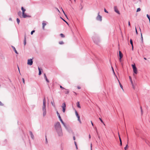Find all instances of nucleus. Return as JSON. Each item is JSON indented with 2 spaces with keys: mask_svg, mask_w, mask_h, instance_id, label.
Segmentation results:
<instances>
[{
  "mask_svg": "<svg viewBox=\"0 0 150 150\" xmlns=\"http://www.w3.org/2000/svg\"><path fill=\"white\" fill-rule=\"evenodd\" d=\"M55 130L58 136H62L63 135L62 130L59 122H57L54 125Z\"/></svg>",
  "mask_w": 150,
  "mask_h": 150,
  "instance_id": "nucleus-1",
  "label": "nucleus"
},
{
  "mask_svg": "<svg viewBox=\"0 0 150 150\" xmlns=\"http://www.w3.org/2000/svg\"><path fill=\"white\" fill-rule=\"evenodd\" d=\"M42 110L43 111V116H45L46 114V99L45 97L43 99V104L42 107Z\"/></svg>",
  "mask_w": 150,
  "mask_h": 150,
  "instance_id": "nucleus-2",
  "label": "nucleus"
},
{
  "mask_svg": "<svg viewBox=\"0 0 150 150\" xmlns=\"http://www.w3.org/2000/svg\"><path fill=\"white\" fill-rule=\"evenodd\" d=\"M132 66L133 68L134 73L135 74H137V69L135 66V64H132Z\"/></svg>",
  "mask_w": 150,
  "mask_h": 150,
  "instance_id": "nucleus-3",
  "label": "nucleus"
},
{
  "mask_svg": "<svg viewBox=\"0 0 150 150\" xmlns=\"http://www.w3.org/2000/svg\"><path fill=\"white\" fill-rule=\"evenodd\" d=\"M100 12H99L98 13V15L96 17V19L98 21H102V17L99 15Z\"/></svg>",
  "mask_w": 150,
  "mask_h": 150,
  "instance_id": "nucleus-4",
  "label": "nucleus"
},
{
  "mask_svg": "<svg viewBox=\"0 0 150 150\" xmlns=\"http://www.w3.org/2000/svg\"><path fill=\"white\" fill-rule=\"evenodd\" d=\"M33 61L32 59H28V60L27 64L30 65H31L33 64Z\"/></svg>",
  "mask_w": 150,
  "mask_h": 150,
  "instance_id": "nucleus-5",
  "label": "nucleus"
},
{
  "mask_svg": "<svg viewBox=\"0 0 150 150\" xmlns=\"http://www.w3.org/2000/svg\"><path fill=\"white\" fill-rule=\"evenodd\" d=\"M114 10L115 11L116 13L118 14H120V13L119 11H118L117 8V6H115L114 7Z\"/></svg>",
  "mask_w": 150,
  "mask_h": 150,
  "instance_id": "nucleus-6",
  "label": "nucleus"
},
{
  "mask_svg": "<svg viewBox=\"0 0 150 150\" xmlns=\"http://www.w3.org/2000/svg\"><path fill=\"white\" fill-rule=\"evenodd\" d=\"M31 16H30L27 15L26 13H22V17L24 18H25L27 17H30Z\"/></svg>",
  "mask_w": 150,
  "mask_h": 150,
  "instance_id": "nucleus-7",
  "label": "nucleus"
},
{
  "mask_svg": "<svg viewBox=\"0 0 150 150\" xmlns=\"http://www.w3.org/2000/svg\"><path fill=\"white\" fill-rule=\"evenodd\" d=\"M119 54L120 56V60L121 61V59L123 57V55L120 51H119Z\"/></svg>",
  "mask_w": 150,
  "mask_h": 150,
  "instance_id": "nucleus-8",
  "label": "nucleus"
},
{
  "mask_svg": "<svg viewBox=\"0 0 150 150\" xmlns=\"http://www.w3.org/2000/svg\"><path fill=\"white\" fill-rule=\"evenodd\" d=\"M18 14L21 18L22 17V13L21 11H19Z\"/></svg>",
  "mask_w": 150,
  "mask_h": 150,
  "instance_id": "nucleus-9",
  "label": "nucleus"
},
{
  "mask_svg": "<svg viewBox=\"0 0 150 150\" xmlns=\"http://www.w3.org/2000/svg\"><path fill=\"white\" fill-rule=\"evenodd\" d=\"M29 133H30V134L31 136V138H32V139H33L34 138V136L32 132L31 131H30Z\"/></svg>",
  "mask_w": 150,
  "mask_h": 150,
  "instance_id": "nucleus-10",
  "label": "nucleus"
},
{
  "mask_svg": "<svg viewBox=\"0 0 150 150\" xmlns=\"http://www.w3.org/2000/svg\"><path fill=\"white\" fill-rule=\"evenodd\" d=\"M44 76L45 79V80H46L47 82L48 83H49V81L47 79V76L45 74H44Z\"/></svg>",
  "mask_w": 150,
  "mask_h": 150,
  "instance_id": "nucleus-11",
  "label": "nucleus"
},
{
  "mask_svg": "<svg viewBox=\"0 0 150 150\" xmlns=\"http://www.w3.org/2000/svg\"><path fill=\"white\" fill-rule=\"evenodd\" d=\"M44 21H43L42 23V29L44 30L45 28V26L46 25V23L44 22Z\"/></svg>",
  "mask_w": 150,
  "mask_h": 150,
  "instance_id": "nucleus-12",
  "label": "nucleus"
},
{
  "mask_svg": "<svg viewBox=\"0 0 150 150\" xmlns=\"http://www.w3.org/2000/svg\"><path fill=\"white\" fill-rule=\"evenodd\" d=\"M26 35H25L24 36V45H25L26 44Z\"/></svg>",
  "mask_w": 150,
  "mask_h": 150,
  "instance_id": "nucleus-13",
  "label": "nucleus"
},
{
  "mask_svg": "<svg viewBox=\"0 0 150 150\" xmlns=\"http://www.w3.org/2000/svg\"><path fill=\"white\" fill-rule=\"evenodd\" d=\"M66 104L65 103H63L62 104V109H64L66 108Z\"/></svg>",
  "mask_w": 150,
  "mask_h": 150,
  "instance_id": "nucleus-14",
  "label": "nucleus"
},
{
  "mask_svg": "<svg viewBox=\"0 0 150 150\" xmlns=\"http://www.w3.org/2000/svg\"><path fill=\"white\" fill-rule=\"evenodd\" d=\"M11 47H12V48H13V49L14 50V51L15 53L17 54H18V53L17 51L16 50L15 47H14V46H11Z\"/></svg>",
  "mask_w": 150,
  "mask_h": 150,
  "instance_id": "nucleus-15",
  "label": "nucleus"
},
{
  "mask_svg": "<svg viewBox=\"0 0 150 150\" xmlns=\"http://www.w3.org/2000/svg\"><path fill=\"white\" fill-rule=\"evenodd\" d=\"M21 10H22V13H23V14H24V13H25V9H24V8H23V7H21Z\"/></svg>",
  "mask_w": 150,
  "mask_h": 150,
  "instance_id": "nucleus-16",
  "label": "nucleus"
},
{
  "mask_svg": "<svg viewBox=\"0 0 150 150\" xmlns=\"http://www.w3.org/2000/svg\"><path fill=\"white\" fill-rule=\"evenodd\" d=\"M38 70H39V74H39V75H40L41 74V70H40V68L39 67H38Z\"/></svg>",
  "mask_w": 150,
  "mask_h": 150,
  "instance_id": "nucleus-17",
  "label": "nucleus"
},
{
  "mask_svg": "<svg viewBox=\"0 0 150 150\" xmlns=\"http://www.w3.org/2000/svg\"><path fill=\"white\" fill-rule=\"evenodd\" d=\"M128 141H127V144L126 145V146L124 148L125 150H127V149L128 148Z\"/></svg>",
  "mask_w": 150,
  "mask_h": 150,
  "instance_id": "nucleus-18",
  "label": "nucleus"
},
{
  "mask_svg": "<svg viewBox=\"0 0 150 150\" xmlns=\"http://www.w3.org/2000/svg\"><path fill=\"white\" fill-rule=\"evenodd\" d=\"M78 118V120L79 122L81 124V121L80 119V116H79L77 117Z\"/></svg>",
  "mask_w": 150,
  "mask_h": 150,
  "instance_id": "nucleus-19",
  "label": "nucleus"
},
{
  "mask_svg": "<svg viewBox=\"0 0 150 150\" xmlns=\"http://www.w3.org/2000/svg\"><path fill=\"white\" fill-rule=\"evenodd\" d=\"M57 115H58V117L59 119H60L61 118L59 113L57 111Z\"/></svg>",
  "mask_w": 150,
  "mask_h": 150,
  "instance_id": "nucleus-20",
  "label": "nucleus"
},
{
  "mask_svg": "<svg viewBox=\"0 0 150 150\" xmlns=\"http://www.w3.org/2000/svg\"><path fill=\"white\" fill-rule=\"evenodd\" d=\"M118 81H119V84H120V86L121 87V88L123 90V86H122V84H121V83H120L119 81L118 80Z\"/></svg>",
  "mask_w": 150,
  "mask_h": 150,
  "instance_id": "nucleus-21",
  "label": "nucleus"
},
{
  "mask_svg": "<svg viewBox=\"0 0 150 150\" xmlns=\"http://www.w3.org/2000/svg\"><path fill=\"white\" fill-rule=\"evenodd\" d=\"M63 125V126L64 127L67 129V126H66V124H65V123L63 122V123H62Z\"/></svg>",
  "mask_w": 150,
  "mask_h": 150,
  "instance_id": "nucleus-22",
  "label": "nucleus"
},
{
  "mask_svg": "<svg viewBox=\"0 0 150 150\" xmlns=\"http://www.w3.org/2000/svg\"><path fill=\"white\" fill-rule=\"evenodd\" d=\"M60 35L62 38H64L65 37V35L62 33L60 34Z\"/></svg>",
  "mask_w": 150,
  "mask_h": 150,
  "instance_id": "nucleus-23",
  "label": "nucleus"
},
{
  "mask_svg": "<svg viewBox=\"0 0 150 150\" xmlns=\"http://www.w3.org/2000/svg\"><path fill=\"white\" fill-rule=\"evenodd\" d=\"M77 106L79 108H81L80 105V104L79 103V102H78L77 103Z\"/></svg>",
  "mask_w": 150,
  "mask_h": 150,
  "instance_id": "nucleus-24",
  "label": "nucleus"
},
{
  "mask_svg": "<svg viewBox=\"0 0 150 150\" xmlns=\"http://www.w3.org/2000/svg\"><path fill=\"white\" fill-rule=\"evenodd\" d=\"M16 21L17 22V23L18 24H19L20 22V20L18 18H17L16 19Z\"/></svg>",
  "mask_w": 150,
  "mask_h": 150,
  "instance_id": "nucleus-25",
  "label": "nucleus"
},
{
  "mask_svg": "<svg viewBox=\"0 0 150 150\" xmlns=\"http://www.w3.org/2000/svg\"><path fill=\"white\" fill-rule=\"evenodd\" d=\"M130 43L131 44V45L132 46V45H133V41H132V39H130Z\"/></svg>",
  "mask_w": 150,
  "mask_h": 150,
  "instance_id": "nucleus-26",
  "label": "nucleus"
},
{
  "mask_svg": "<svg viewBox=\"0 0 150 150\" xmlns=\"http://www.w3.org/2000/svg\"><path fill=\"white\" fill-rule=\"evenodd\" d=\"M59 44L60 45H62L64 44V42L63 41H61L59 42Z\"/></svg>",
  "mask_w": 150,
  "mask_h": 150,
  "instance_id": "nucleus-27",
  "label": "nucleus"
},
{
  "mask_svg": "<svg viewBox=\"0 0 150 150\" xmlns=\"http://www.w3.org/2000/svg\"><path fill=\"white\" fill-rule=\"evenodd\" d=\"M129 79L130 80V82H131V83H133L132 81V78H131V77L130 76H129Z\"/></svg>",
  "mask_w": 150,
  "mask_h": 150,
  "instance_id": "nucleus-28",
  "label": "nucleus"
},
{
  "mask_svg": "<svg viewBox=\"0 0 150 150\" xmlns=\"http://www.w3.org/2000/svg\"><path fill=\"white\" fill-rule=\"evenodd\" d=\"M75 113L77 117H78V116H79V114L77 112V111L76 110H75Z\"/></svg>",
  "mask_w": 150,
  "mask_h": 150,
  "instance_id": "nucleus-29",
  "label": "nucleus"
},
{
  "mask_svg": "<svg viewBox=\"0 0 150 150\" xmlns=\"http://www.w3.org/2000/svg\"><path fill=\"white\" fill-rule=\"evenodd\" d=\"M51 104H52V105L54 107H55V104H54V102H51Z\"/></svg>",
  "mask_w": 150,
  "mask_h": 150,
  "instance_id": "nucleus-30",
  "label": "nucleus"
},
{
  "mask_svg": "<svg viewBox=\"0 0 150 150\" xmlns=\"http://www.w3.org/2000/svg\"><path fill=\"white\" fill-rule=\"evenodd\" d=\"M141 10V9L140 8H138L137 9V12H139V11H140Z\"/></svg>",
  "mask_w": 150,
  "mask_h": 150,
  "instance_id": "nucleus-31",
  "label": "nucleus"
},
{
  "mask_svg": "<svg viewBox=\"0 0 150 150\" xmlns=\"http://www.w3.org/2000/svg\"><path fill=\"white\" fill-rule=\"evenodd\" d=\"M45 138H46V139H45V140H46L45 143L47 144L48 143V142H47V136H45Z\"/></svg>",
  "mask_w": 150,
  "mask_h": 150,
  "instance_id": "nucleus-32",
  "label": "nucleus"
},
{
  "mask_svg": "<svg viewBox=\"0 0 150 150\" xmlns=\"http://www.w3.org/2000/svg\"><path fill=\"white\" fill-rule=\"evenodd\" d=\"M99 120H100L101 121V122L102 123H103V124L104 125H105V124L103 122V121L101 119V118H99Z\"/></svg>",
  "mask_w": 150,
  "mask_h": 150,
  "instance_id": "nucleus-33",
  "label": "nucleus"
},
{
  "mask_svg": "<svg viewBox=\"0 0 150 150\" xmlns=\"http://www.w3.org/2000/svg\"><path fill=\"white\" fill-rule=\"evenodd\" d=\"M69 91L67 90V91H65V94H68L69 93Z\"/></svg>",
  "mask_w": 150,
  "mask_h": 150,
  "instance_id": "nucleus-34",
  "label": "nucleus"
},
{
  "mask_svg": "<svg viewBox=\"0 0 150 150\" xmlns=\"http://www.w3.org/2000/svg\"><path fill=\"white\" fill-rule=\"evenodd\" d=\"M132 84V87H133V88L134 89H135V86L134 85V84L133 83H131Z\"/></svg>",
  "mask_w": 150,
  "mask_h": 150,
  "instance_id": "nucleus-35",
  "label": "nucleus"
},
{
  "mask_svg": "<svg viewBox=\"0 0 150 150\" xmlns=\"http://www.w3.org/2000/svg\"><path fill=\"white\" fill-rule=\"evenodd\" d=\"M104 11L105 12V13H108V11H107L105 8H104Z\"/></svg>",
  "mask_w": 150,
  "mask_h": 150,
  "instance_id": "nucleus-36",
  "label": "nucleus"
},
{
  "mask_svg": "<svg viewBox=\"0 0 150 150\" xmlns=\"http://www.w3.org/2000/svg\"><path fill=\"white\" fill-rule=\"evenodd\" d=\"M146 16L147 17V18H148V19L150 18V16H149V15L147 14Z\"/></svg>",
  "mask_w": 150,
  "mask_h": 150,
  "instance_id": "nucleus-37",
  "label": "nucleus"
},
{
  "mask_svg": "<svg viewBox=\"0 0 150 150\" xmlns=\"http://www.w3.org/2000/svg\"><path fill=\"white\" fill-rule=\"evenodd\" d=\"M35 31L34 30L32 31L31 32V34L32 35L33 34V33L35 32Z\"/></svg>",
  "mask_w": 150,
  "mask_h": 150,
  "instance_id": "nucleus-38",
  "label": "nucleus"
},
{
  "mask_svg": "<svg viewBox=\"0 0 150 150\" xmlns=\"http://www.w3.org/2000/svg\"><path fill=\"white\" fill-rule=\"evenodd\" d=\"M59 119L62 123L64 122L62 118L60 119Z\"/></svg>",
  "mask_w": 150,
  "mask_h": 150,
  "instance_id": "nucleus-39",
  "label": "nucleus"
},
{
  "mask_svg": "<svg viewBox=\"0 0 150 150\" xmlns=\"http://www.w3.org/2000/svg\"><path fill=\"white\" fill-rule=\"evenodd\" d=\"M66 108L62 109V111L63 112H64L65 111Z\"/></svg>",
  "mask_w": 150,
  "mask_h": 150,
  "instance_id": "nucleus-40",
  "label": "nucleus"
},
{
  "mask_svg": "<svg viewBox=\"0 0 150 150\" xmlns=\"http://www.w3.org/2000/svg\"><path fill=\"white\" fill-rule=\"evenodd\" d=\"M119 140H120V142H122V140L120 138V135L119 134Z\"/></svg>",
  "mask_w": 150,
  "mask_h": 150,
  "instance_id": "nucleus-41",
  "label": "nucleus"
},
{
  "mask_svg": "<svg viewBox=\"0 0 150 150\" xmlns=\"http://www.w3.org/2000/svg\"><path fill=\"white\" fill-rule=\"evenodd\" d=\"M60 88L62 89H65L64 87H62L61 86H60Z\"/></svg>",
  "mask_w": 150,
  "mask_h": 150,
  "instance_id": "nucleus-42",
  "label": "nucleus"
},
{
  "mask_svg": "<svg viewBox=\"0 0 150 150\" xmlns=\"http://www.w3.org/2000/svg\"><path fill=\"white\" fill-rule=\"evenodd\" d=\"M141 39H142V41H143V37H142V33H141Z\"/></svg>",
  "mask_w": 150,
  "mask_h": 150,
  "instance_id": "nucleus-43",
  "label": "nucleus"
},
{
  "mask_svg": "<svg viewBox=\"0 0 150 150\" xmlns=\"http://www.w3.org/2000/svg\"><path fill=\"white\" fill-rule=\"evenodd\" d=\"M3 105V104L0 101V106H2Z\"/></svg>",
  "mask_w": 150,
  "mask_h": 150,
  "instance_id": "nucleus-44",
  "label": "nucleus"
},
{
  "mask_svg": "<svg viewBox=\"0 0 150 150\" xmlns=\"http://www.w3.org/2000/svg\"><path fill=\"white\" fill-rule=\"evenodd\" d=\"M22 80L24 84L25 83V80L24 78H22Z\"/></svg>",
  "mask_w": 150,
  "mask_h": 150,
  "instance_id": "nucleus-45",
  "label": "nucleus"
},
{
  "mask_svg": "<svg viewBox=\"0 0 150 150\" xmlns=\"http://www.w3.org/2000/svg\"><path fill=\"white\" fill-rule=\"evenodd\" d=\"M120 146H122V142H120Z\"/></svg>",
  "mask_w": 150,
  "mask_h": 150,
  "instance_id": "nucleus-46",
  "label": "nucleus"
},
{
  "mask_svg": "<svg viewBox=\"0 0 150 150\" xmlns=\"http://www.w3.org/2000/svg\"><path fill=\"white\" fill-rule=\"evenodd\" d=\"M135 31H136V33L137 34H138V32H137V28H136V27H135Z\"/></svg>",
  "mask_w": 150,
  "mask_h": 150,
  "instance_id": "nucleus-47",
  "label": "nucleus"
},
{
  "mask_svg": "<svg viewBox=\"0 0 150 150\" xmlns=\"http://www.w3.org/2000/svg\"><path fill=\"white\" fill-rule=\"evenodd\" d=\"M61 9H62V12H63V13H64V15L65 14H66L65 13V12H64V11H63V9H62V8H61Z\"/></svg>",
  "mask_w": 150,
  "mask_h": 150,
  "instance_id": "nucleus-48",
  "label": "nucleus"
},
{
  "mask_svg": "<svg viewBox=\"0 0 150 150\" xmlns=\"http://www.w3.org/2000/svg\"><path fill=\"white\" fill-rule=\"evenodd\" d=\"M64 21H65L67 24H68V23L67 22H66L61 17H60Z\"/></svg>",
  "mask_w": 150,
  "mask_h": 150,
  "instance_id": "nucleus-49",
  "label": "nucleus"
},
{
  "mask_svg": "<svg viewBox=\"0 0 150 150\" xmlns=\"http://www.w3.org/2000/svg\"><path fill=\"white\" fill-rule=\"evenodd\" d=\"M140 109H141L142 114V108L141 107H140Z\"/></svg>",
  "mask_w": 150,
  "mask_h": 150,
  "instance_id": "nucleus-50",
  "label": "nucleus"
},
{
  "mask_svg": "<svg viewBox=\"0 0 150 150\" xmlns=\"http://www.w3.org/2000/svg\"><path fill=\"white\" fill-rule=\"evenodd\" d=\"M128 24L129 26H130V22L129 21L128 22Z\"/></svg>",
  "mask_w": 150,
  "mask_h": 150,
  "instance_id": "nucleus-51",
  "label": "nucleus"
},
{
  "mask_svg": "<svg viewBox=\"0 0 150 150\" xmlns=\"http://www.w3.org/2000/svg\"><path fill=\"white\" fill-rule=\"evenodd\" d=\"M81 5V10H82V9L83 8V6H82V5L81 4V5Z\"/></svg>",
  "mask_w": 150,
  "mask_h": 150,
  "instance_id": "nucleus-52",
  "label": "nucleus"
},
{
  "mask_svg": "<svg viewBox=\"0 0 150 150\" xmlns=\"http://www.w3.org/2000/svg\"><path fill=\"white\" fill-rule=\"evenodd\" d=\"M56 8V9H57V11L58 12H60V11H59V10L58 9V8Z\"/></svg>",
  "mask_w": 150,
  "mask_h": 150,
  "instance_id": "nucleus-53",
  "label": "nucleus"
},
{
  "mask_svg": "<svg viewBox=\"0 0 150 150\" xmlns=\"http://www.w3.org/2000/svg\"><path fill=\"white\" fill-rule=\"evenodd\" d=\"M74 144H75V146H77V144H76V142L75 141H74Z\"/></svg>",
  "mask_w": 150,
  "mask_h": 150,
  "instance_id": "nucleus-54",
  "label": "nucleus"
},
{
  "mask_svg": "<svg viewBox=\"0 0 150 150\" xmlns=\"http://www.w3.org/2000/svg\"><path fill=\"white\" fill-rule=\"evenodd\" d=\"M73 139L74 140H75L76 139H75V136H73Z\"/></svg>",
  "mask_w": 150,
  "mask_h": 150,
  "instance_id": "nucleus-55",
  "label": "nucleus"
},
{
  "mask_svg": "<svg viewBox=\"0 0 150 150\" xmlns=\"http://www.w3.org/2000/svg\"><path fill=\"white\" fill-rule=\"evenodd\" d=\"M112 70H113V72L114 74H115V73L113 68H112Z\"/></svg>",
  "mask_w": 150,
  "mask_h": 150,
  "instance_id": "nucleus-56",
  "label": "nucleus"
},
{
  "mask_svg": "<svg viewBox=\"0 0 150 150\" xmlns=\"http://www.w3.org/2000/svg\"><path fill=\"white\" fill-rule=\"evenodd\" d=\"M91 124H92V125L93 126V122H92V121H91Z\"/></svg>",
  "mask_w": 150,
  "mask_h": 150,
  "instance_id": "nucleus-57",
  "label": "nucleus"
},
{
  "mask_svg": "<svg viewBox=\"0 0 150 150\" xmlns=\"http://www.w3.org/2000/svg\"><path fill=\"white\" fill-rule=\"evenodd\" d=\"M132 50H133V45H132Z\"/></svg>",
  "mask_w": 150,
  "mask_h": 150,
  "instance_id": "nucleus-58",
  "label": "nucleus"
},
{
  "mask_svg": "<svg viewBox=\"0 0 150 150\" xmlns=\"http://www.w3.org/2000/svg\"><path fill=\"white\" fill-rule=\"evenodd\" d=\"M69 131V132H73L71 130V129H70V130Z\"/></svg>",
  "mask_w": 150,
  "mask_h": 150,
  "instance_id": "nucleus-59",
  "label": "nucleus"
},
{
  "mask_svg": "<svg viewBox=\"0 0 150 150\" xmlns=\"http://www.w3.org/2000/svg\"><path fill=\"white\" fill-rule=\"evenodd\" d=\"M89 139H90V138H91V135H90V134H89Z\"/></svg>",
  "mask_w": 150,
  "mask_h": 150,
  "instance_id": "nucleus-60",
  "label": "nucleus"
},
{
  "mask_svg": "<svg viewBox=\"0 0 150 150\" xmlns=\"http://www.w3.org/2000/svg\"><path fill=\"white\" fill-rule=\"evenodd\" d=\"M91 150H92V144H91Z\"/></svg>",
  "mask_w": 150,
  "mask_h": 150,
  "instance_id": "nucleus-61",
  "label": "nucleus"
},
{
  "mask_svg": "<svg viewBox=\"0 0 150 150\" xmlns=\"http://www.w3.org/2000/svg\"><path fill=\"white\" fill-rule=\"evenodd\" d=\"M95 129L96 130V132H97V133L98 134V132L96 127L95 128Z\"/></svg>",
  "mask_w": 150,
  "mask_h": 150,
  "instance_id": "nucleus-62",
  "label": "nucleus"
},
{
  "mask_svg": "<svg viewBox=\"0 0 150 150\" xmlns=\"http://www.w3.org/2000/svg\"><path fill=\"white\" fill-rule=\"evenodd\" d=\"M76 146V148L77 149H78V147H77V146Z\"/></svg>",
  "mask_w": 150,
  "mask_h": 150,
  "instance_id": "nucleus-63",
  "label": "nucleus"
},
{
  "mask_svg": "<svg viewBox=\"0 0 150 150\" xmlns=\"http://www.w3.org/2000/svg\"><path fill=\"white\" fill-rule=\"evenodd\" d=\"M64 15H65V16L67 18H67V15H66V14H64Z\"/></svg>",
  "mask_w": 150,
  "mask_h": 150,
  "instance_id": "nucleus-64",
  "label": "nucleus"
}]
</instances>
